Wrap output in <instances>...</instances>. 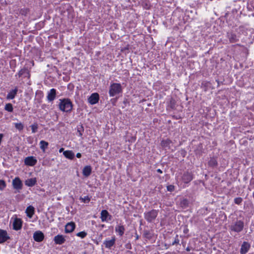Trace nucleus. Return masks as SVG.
Here are the masks:
<instances>
[{"mask_svg": "<svg viewBox=\"0 0 254 254\" xmlns=\"http://www.w3.org/2000/svg\"><path fill=\"white\" fill-rule=\"evenodd\" d=\"M123 91L122 85L118 83H111L109 87V94L110 97H114Z\"/></svg>", "mask_w": 254, "mask_h": 254, "instance_id": "nucleus-1", "label": "nucleus"}, {"mask_svg": "<svg viewBox=\"0 0 254 254\" xmlns=\"http://www.w3.org/2000/svg\"><path fill=\"white\" fill-rule=\"evenodd\" d=\"M60 102L59 106L60 110L65 112H69L71 111L72 109V104L69 99H60Z\"/></svg>", "mask_w": 254, "mask_h": 254, "instance_id": "nucleus-2", "label": "nucleus"}, {"mask_svg": "<svg viewBox=\"0 0 254 254\" xmlns=\"http://www.w3.org/2000/svg\"><path fill=\"white\" fill-rule=\"evenodd\" d=\"M158 215V212L156 210H152L144 213V218L148 222H152L155 219Z\"/></svg>", "mask_w": 254, "mask_h": 254, "instance_id": "nucleus-3", "label": "nucleus"}, {"mask_svg": "<svg viewBox=\"0 0 254 254\" xmlns=\"http://www.w3.org/2000/svg\"><path fill=\"white\" fill-rule=\"evenodd\" d=\"M244 228V223L241 220L237 221L235 224L231 226L230 229L232 231L236 232H241Z\"/></svg>", "mask_w": 254, "mask_h": 254, "instance_id": "nucleus-4", "label": "nucleus"}, {"mask_svg": "<svg viewBox=\"0 0 254 254\" xmlns=\"http://www.w3.org/2000/svg\"><path fill=\"white\" fill-rule=\"evenodd\" d=\"M12 185L14 189L19 191L22 188L23 184L19 178L16 177L12 182Z\"/></svg>", "mask_w": 254, "mask_h": 254, "instance_id": "nucleus-5", "label": "nucleus"}, {"mask_svg": "<svg viewBox=\"0 0 254 254\" xmlns=\"http://www.w3.org/2000/svg\"><path fill=\"white\" fill-rule=\"evenodd\" d=\"M116 238L115 237H112L111 239H106L103 243V245L105 247L109 249H110L115 244Z\"/></svg>", "mask_w": 254, "mask_h": 254, "instance_id": "nucleus-6", "label": "nucleus"}, {"mask_svg": "<svg viewBox=\"0 0 254 254\" xmlns=\"http://www.w3.org/2000/svg\"><path fill=\"white\" fill-rule=\"evenodd\" d=\"M99 100V95L97 93H92L88 98V102L91 105L97 103Z\"/></svg>", "mask_w": 254, "mask_h": 254, "instance_id": "nucleus-7", "label": "nucleus"}, {"mask_svg": "<svg viewBox=\"0 0 254 254\" xmlns=\"http://www.w3.org/2000/svg\"><path fill=\"white\" fill-rule=\"evenodd\" d=\"M37 162V161L36 159L33 156L27 157L25 158L24 160L25 164L30 166H34L36 164Z\"/></svg>", "mask_w": 254, "mask_h": 254, "instance_id": "nucleus-8", "label": "nucleus"}, {"mask_svg": "<svg viewBox=\"0 0 254 254\" xmlns=\"http://www.w3.org/2000/svg\"><path fill=\"white\" fill-rule=\"evenodd\" d=\"M9 239L10 237L6 231L4 230L0 229V244L3 243Z\"/></svg>", "mask_w": 254, "mask_h": 254, "instance_id": "nucleus-9", "label": "nucleus"}, {"mask_svg": "<svg viewBox=\"0 0 254 254\" xmlns=\"http://www.w3.org/2000/svg\"><path fill=\"white\" fill-rule=\"evenodd\" d=\"M33 238L36 242H40L44 238V234L40 231H36L33 234Z\"/></svg>", "mask_w": 254, "mask_h": 254, "instance_id": "nucleus-10", "label": "nucleus"}, {"mask_svg": "<svg viewBox=\"0 0 254 254\" xmlns=\"http://www.w3.org/2000/svg\"><path fill=\"white\" fill-rule=\"evenodd\" d=\"M101 219L102 222H107L111 219V216L106 210H103L101 212Z\"/></svg>", "mask_w": 254, "mask_h": 254, "instance_id": "nucleus-11", "label": "nucleus"}, {"mask_svg": "<svg viewBox=\"0 0 254 254\" xmlns=\"http://www.w3.org/2000/svg\"><path fill=\"white\" fill-rule=\"evenodd\" d=\"M56 96V90L54 88L51 89L47 94V98L49 102H52L54 100Z\"/></svg>", "mask_w": 254, "mask_h": 254, "instance_id": "nucleus-12", "label": "nucleus"}, {"mask_svg": "<svg viewBox=\"0 0 254 254\" xmlns=\"http://www.w3.org/2000/svg\"><path fill=\"white\" fill-rule=\"evenodd\" d=\"M22 222L21 219L16 218L13 222V228L15 230H19L21 228Z\"/></svg>", "mask_w": 254, "mask_h": 254, "instance_id": "nucleus-13", "label": "nucleus"}, {"mask_svg": "<svg viewBox=\"0 0 254 254\" xmlns=\"http://www.w3.org/2000/svg\"><path fill=\"white\" fill-rule=\"evenodd\" d=\"M54 241L56 244L62 245L65 241V237L62 235H58L54 237Z\"/></svg>", "mask_w": 254, "mask_h": 254, "instance_id": "nucleus-14", "label": "nucleus"}, {"mask_svg": "<svg viewBox=\"0 0 254 254\" xmlns=\"http://www.w3.org/2000/svg\"><path fill=\"white\" fill-rule=\"evenodd\" d=\"M75 228V224L74 222H71L67 223L65 226V232L69 233L73 231Z\"/></svg>", "mask_w": 254, "mask_h": 254, "instance_id": "nucleus-15", "label": "nucleus"}, {"mask_svg": "<svg viewBox=\"0 0 254 254\" xmlns=\"http://www.w3.org/2000/svg\"><path fill=\"white\" fill-rule=\"evenodd\" d=\"M250 248V245L246 242H243L241 246L240 253L241 254H246Z\"/></svg>", "mask_w": 254, "mask_h": 254, "instance_id": "nucleus-16", "label": "nucleus"}, {"mask_svg": "<svg viewBox=\"0 0 254 254\" xmlns=\"http://www.w3.org/2000/svg\"><path fill=\"white\" fill-rule=\"evenodd\" d=\"M192 180V176L190 173H185L182 177V181L185 183H188Z\"/></svg>", "mask_w": 254, "mask_h": 254, "instance_id": "nucleus-17", "label": "nucleus"}, {"mask_svg": "<svg viewBox=\"0 0 254 254\" xmlns=\"http://www.w3.org/2000/svg\"><path fill=\"white\" fill-rule=\"evenodd\" d=\"M37 183V179L36 178L28 179L25 181L26 186L32 187L35 185Z\"/></svg>", "mask_w": 254, "mask_h": 254, "instance_id": "nucleus-18", "label": "nucleus"}, {"mask_svg": "<svg viewBox=\"0 0 254 254\" xmlns=\"http://www.w3.org/2000/svg\"><path fill=\"white\" fill-rule=\"evenodd\" d=\"M92 168L90 166L87 165L85 166L82 170V173L84 176L87 177L91 174Z\"/></svg>", "mask_w": 254, "mask_h": 254, "instance_id": "nucleus-19", "label": "nucleus"}, {"mask_svg": "<svg viewBox=\"0 0 254 254\" xmlns=\"http://www.w3.org/2000/svg\"><path fill=\"white\" fill-rule=\"evenodd\" d=\"M18 91V89L17 87H15L14 89L11 90L7 94L6 98L7 99H13L14 98Z\"/></svg>", "mask_w": 254, "mask_h": 254, "instance_id": "nucleus-20", "label": "nucleus"}, {"mask_svg": "<svg viewBox=\"0 0 254 254\" xmlns=\"http://www.w3.org/2000/svg\"><path fill=\"white\" fill-rule=\"evenodd\" d=\"M172 141L171 140L169 139H163L161 141V146L164 148L165 149L170 148L171 146V144H172Z\"/></svg>", "mask_w": 254, "mask_h": 254, "instance_id": "nucleus-21", "label": "nucleus"}, {"mask_svg": "<svg viewBox=\"0 0 254 254\" xmlns=\"http://www.w3.org/2000/svg\"><path fill=\"white\" fill-rule=\"evenodd\" d=\"M25 212L27 216L31 218L34 213V208L32 206L30 205L27 207Z\"/></svg>", "mask_w": 254, "mask_h": 254, "instance_id": "nucleus-22", "label": "nucleus"}, {"mask_svg": "<svg viewBox=\"0 0 254 254\" xmlns=\"http://www.w3.org/2000/svg\"><path fill=\"white\" fill-rule=\"evenodd\" d=\"M227 37L231 43H234L238 40L237 35L233 33H228Z\"/></svg>", "mask_w": 254, "mask_h": 254, "instance_id": "nucleus-23", "label": "nucleus"}, {"mask_svg": "<svg viewBox=\"0 0 254 254\" xmlns=\"http://www.w3.org/2000/svg\"><path fill=\"white\" fill-rule=\"evenodd\" d=\"M64 155L67 159H72L74 158V154L71 150H66L63 152Z\"/></svg>", "mask_w": 254, "mask_h": 254, "instance_id": "nucleus-24", "label": "nucleus"}, {"mask_svg": "<svg viewBox=\"0 0 254 254\" xmlns=\"http://www.w3.org/2000/svg\"><path fill=\"white\" fill-rule=\"evenodd\" d=\"M40 147L43 152H45L46 149L47 148L49 143L44 140H41L40 142Z\"/></svg>", "mask_w": 254, "mask_h": 254, "instance_id": "nucleus-25", "label": "nucleus"}, {"mask_svg": "<svg viewBox=\"0 0 254 254\" xmlns=\"http://www.w3.org/2000/svg\"><path fill=\"white\" fill-rule=\"evenodd\" d=\"M115 231L118 232L121 236H122L124 233L125 228L123 225H118L116 227Z\"/></svg>", "mask_w": 254, "mask_h": 254, "instance_id": "nucleus-26", "label": "nucleus"}, {"mask_svg": "<svg viewBox=\"0 0 254 254\" xmlns=\"http://www.w3.org/2000/svg\"><path fill=\"white\" fill-rule=\"evenodd\" d=\"M18 75L19 77L23 75H24L25 76H29V72L27 68H23L21 69L18 73Z\"/></svg>", "mask_w": 254, "mask_h": 254, "instance_id": "nucleus-27", "label": "nucleus"}, {"mask_svg": "<svg viewBox=\"0 0 254 254\" xmlns=\"http://www.w3.org/2000/svg\"><path fill=\"white\" fill-rule=\"evenodd\" d=\"M14 127L19 130H22L24 127L23 125L21 123H14Z\"/></svg>", "mask_w": 254, "mask_h": 254, "instance_id": "nucleus-28", "label": "nucleus"}, {"mask_svg": "<svg viewBox=\"0 0 254 254\" xmlns=\"http://www.w3.org/2000/svg\"><path fill=\"white\" fill-rule=\"evenodd\" d=\"M5 110H6L8 112H11L13 111V107L11 104L10 103H7L5 105Z\"/></svg>", "mask_w": 254, "mask_h": 254, "instance_id": "nucleus-29", "label": "nucleus"}, {"mask_svg": "<svg viewBox=\"0 0 254 254\" xmlns=\"http://www.w3.org/2000/svg\"><path fill=\"white\" fill-rule=\"evenodd\" d=\"M31 128V129H32V132L33 133H35L37 131V129H38V125L37 124H32L31 126H30Z\"/></svg>", "mask_w": 254, "mask_h": 254, "instance_id": "nucleus-30", "label": "nucleus"}, {"mask_svg": "<svg viewBox=\"0 0 254 254\" xmlns=\"http://www.w3.org/2000/svg\"><path fill=\"white\" fill-rule=\"evenodd\" d=\"M87 235V233L84 231L80 232L77 233L76 236L81 238H84Z\"/></svg>", "mask_w": 254, "mask_h": 254, "instance_id": "nucleus-31", "label": "nucleus"}, {"mask_svg": "<svg viewBox=\"0 0 254 254\" xmlns=\"http://www.w3.org/2000/svg\"><path fill=\"white\" fill-rule=\"evenodd\" d=\"M5 187V182L3 180H0V190H3Z\"/></svg>", "mask_w": 254, "mask_h": 254, "instance_id": "nucleus-32", "label": "nucleus"}, {"mask_svg": "<svg viewBox=\"0 0 254 254\" xmlns=\"http://www.w3.org/2000/svg\"><path fill=\"white\" fill-rule=\"evenodd\" d=\"M80 199L81 200L82 202L84 203H88L90 200L89 197L88 196H84V197H81Z\"/></svg>", "mask_w": 254, "mask_h": 254, "instance_id": "nucleus-33", "label": "nucleus"}, {"mask_svg": "<svg viewBox=\"0 0 254 254\" xmlns=\"http://www.w3.org/2000/svg\"><path fill=\"white\" fill-rule=\"evenodd\" d=\"M217 164V162L215 159H211L209 162V165L212 166H215Z\"/></svg>", "mask_w": 254, "mask_h": 254, "instance_id": "nucleus-34", "label": "nucleus"}, {"mask_svg": "<svg viewBox=\"0 0 254 254\" xmlns=\"http://www.w3.org/2000/svg\"><path fill=\"white\" fill-rule=\"evenodd\" d=\"M234 202L236 204H240L242 202V198L241 197H237L235 198Z\"/></svg>", "mask_w": 254, "mask_h": 254, "instance_id": "nucleus-35", "label": "nucleus"}, {"mask_svg": "<svg viewBox=\"0 0 254 254\" xmlns=\"http://www.w3.org/2000/svg\"><path fill=\"white\" fill-rule=\"evenodd\" d=\"M175 187L173 185H169L167 186V190L169 191H172L174 190Z\"/></svg>", "mask_w": 254, "mask_h": 254, "instance_id": "nucleus-36", "label": "nucleus"}, {"mask_svg": "<svg viewBox=\"0 0 254 254\" xmlns=\"http://www.w3.org/2000/svg\"><path fill=\"white\" fill-rule=\"evenodd\" d=\"M179 240L178 238H176L174 242L173 243V245L179 244Z\"/></svg>", "mask_w": 254, "mask_h": 254, "instance_id": "nucleus-37", "label": "nucleus"}, {"mask_svg": "<svg viewBox=\"0 0 254 254\" xmlns=\"http://www.w3.org/2000/svg\"><path fill=\"white\" fill-rule=\"evenodd\" d=\"M32 140H33V138H31V137H29L27 138V141L30 143H32Z\"/></svg>", "mask_w": 254, "mask_h": 254, "instance_id": "nucleus-38", "label": "nucleus"}, {"mask_svg": "<svg viewBox=\"0 0 254 254\" xmlns=\"http://www.w3.org/2000/svg\"><path fill=\"white\" fill-rule=\"evenodd\" d=\"M76 157H77V158H80V157H81V153H77L76 154Z\"/></svg>", "mask_w": 254, "mask_h": 254, "instance_id": "nucleus-39", "label": "nucleus"}, {"mask_svg": "<svg viewBox=\"0 0 254 254\" xmlns=\"http://www.w3.org/2000/svg\"><path fill=\"white\" fill-rule=\"evenodd\" d=\"M157 172L159 173H162V171L161 169H157Z\"/></svg>", "mask_w": 254, "mask_h": 254, "instance_id": "nucleus-40", "label": "nucleus"}, {"mask_svg": "<svg viewBox=\"0 0 254 254\" xmlns=\"http://www.w3.org/2000/svg\"><path fill=\"white\" fill-rule=\"evenodd\" d=\"M64 151V148H61L60 150H59V152H62Z\"/></svg>", "mask_w": 254, "mask_h": 254, "instance_id": "nucleus-41", "label": "nucleus"}, {"mask_svg": "<svg viewBox=\"0 0 254 254\" xmlns=\"http://www.w3.org/2000/svg\"><path fill=\"white\" fill-rule=\"evenodd\" d=\"M184 233H187L188 232V230L187 229H186L184 231Z\"/></svg>", "mask_w": 254, "mask_h": 254, "instance_id": "nucleus-42", "label": "nucleus"}, {"mask_svg": "<svg viewBox=\"0 0 254 254\" xmlns=\"http://www.w3.org/2000/svg\"><path fill=\"white\" fill-rule=\"evenodd\" d=\"M79 134H80V135H82V134H81V132H79Z\"/></svg>", "mask_w": 254, "mask_h": 254, "instance_id": "nucleus-43", "label": "nucleus"}]
</instances>
